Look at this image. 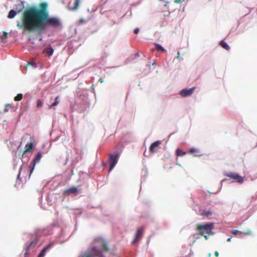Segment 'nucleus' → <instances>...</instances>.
I'll return each mask as SVG.
<instances>
[{
    "mask_svg": "<svg viewBox=\"0 0 257 257\" xmlns=\"http://www.w3.org/2000/svg\"><path fill=\"white\" fill-rule=\"evenodd\" d=\"M85 22H86V21L85 20L83 19H80L78 21V24H80V25L82 24H83V23H85Z\"/></svg>",
    "mask_w": 257,
    "mask_h": 257,
    "instance_id": "nucleus-29",
    "label": "nucleus"
},
{
    "mask_svg": "<svg viewBox=\"0 0 257 257\" xmlns=\"http://www.w3.org/2000/svg\"><path fill=\"white\" fill-rule=\"evenodd\" d=\"M139 32V28H136L134 30V33L136 34H137Z\"/></svg>",
    "mask_w": 257,
    "mask_h": 257,
    "instance_id": "nucleus-32",
    "label": "nucleus"
},
{
    "mask_svg": "<svg viewBox=\"0 0 257 257\" xmlns=\"http://www.w3.org/2000/svg\"><path fill=\"white\" fill-rule=\"evenodd\" d=\"M231 233L234 235H236L238 233L243 234L244 235H250L252 234V231L250 230H248L245 232H241L238 230H234L232 231Z\"/></svg>",
    "mask_w": 257,
    "mask_h": 257,
    "instance_id": "nucleus-15",
    "label": "nucleus"
},
{
    "mask_svg": "<svg viewBox=\"0 0 257 257\" xmlns=\"http://www.w3.org/2000/svg\"><path fill=\"white\" fill-rule=\"evenodd\" d=\"M195 89V87H193L189 89H183L180 91L179 94L182 97H187V96H190L193 93Z\"/></svg>",
    "mask_w": 257,
    "mask_h": 257,
    "instance_id": "nucleus-8",
    "label": "nucleus"
},
{
    "mask_svg": "<svg viewBox=\"0 0 257 257\" xmlns=\"http://www.w3.org/2000/svg\"><path fill=\"white\" fill-rule=\"evenodd\" d=\"M210 255H211V253H209V254H208V256H209V257H210Z\"/></svg>",
    "mask_w": 257,
    "mask_h": 257,
    "instance_id": "nucleus-39",
    "label": "nucleus"
},
{
    "mask_svg": "<svg viewBox=\"0 0 257 257\" xmlns=\"http://www.w3.org/2000/svg\"><path fill=\"white\" fill-rule=\"evenodd\" d=\"M161 144V141H157L152 143L149 148L150 152L154 153L158 150L159 146Z\"/></svg>",
    "mask_w": 257,
    "mask_h": 257,
    "instance_id": "nucleus-10",
    "label": "nucleus"
},
{
    "mask_svg": "<svg viewBox=\"0 0 257 257\" xmlns=\"http://www.w3.org/2000/svg\"><path fill=\"white\" fill-rule=\"evenodd\" d=\"M220 45L224 49L226 50H229L230 49V47L227 44L226 42H225L224 41H222L220 43Z\"/></svg>",
    "mask_w": 257,
    "mask_h": 257,
    "instance_id": "nucleus-20",
    "label": "nucleus"
},
{
    "mask_svg": "<svg viewBox=\"0 0 257 257\" xmlns=\"http://www.w3.org/2000/svg\"><path fill=\"white\" fill-rule=\"evenodd\" d=\"M42 153L41 152H38L35 158L34 159L32 163L30 165V168H31L30 175H31L33 170H34L36 164L39 162L42 158Z\"/></svg>",
    "mask_w": 257,
    "mask_h": 257,
    "instance_id": "nucleus-7",
    "label": "nucleus"
},
{
    "mask_svg": "<svg viewBox=\"0 0 257 257\" xmlns=\"http://www.w3.org/2000/svg\"><path fill=\"white\" fill-rule=\"evenodd\" d=\"M178 56L176 57V59L179 60H181L182 59L180 57V53L179 51H178Z\"/></svg>",
    "mask_w": 257,
    "mask_h": 257,
    "instance_id": "nucleus-30",
    "label": "nucleus"
},
{
    "mask_svg": "<svg viewBox=\"0 0 257 257\" xmlns=\"http://www.w3.org/2000/svg\"><path fill=\"white\" fill-rule=\"evenodd\" d=\"M186 153L185 152L183 151L181 149H177L176 151V154L177 156H183L186 155Z\"/></svg>",
    "mask_w": 257,
    "mask_h": 257,
    "instance_id": "nucleus-21",
    "label": "nucleus"
},
{
    "mask_svg": "<svg viewBox=\"0 0 257 257\" xmlns=\"http://www.w3.org/2000/svg\"><path fill=\"white\" fill-rule=\"evenodd\" d=\"M144 231V227H141L139 228L136 234L135 238L133 240L132 243H136L142 237Z\"/></svg>",
    "mask_w": 257,
    "mask_h": 257,
    "instance_id": "nucleus-9",
    "label": "nucleus"
},
{
    "mask_svg": "<svg viewBox=\"0 0 257 257\" xmlns=\"http://www.w3.org/2000/svg\"><path fill=\"white\" fill-rule=\"evenodd\" d=\"M43 106V102L40 99H38L37 101V106L38 107L41 108Z\"/></svg>",
    "mask_w": 257,
    "mask_h": 257,
    "instance_id": "nucleus-27",
    "label": "nucleus"
},
{
    "mask_svg": "<svg viewBox=\"0 0 257 257\" xmlns=\"http://www.w3.org/2000/svg\"><path fill=\"white\" fill-rule=\"evenodd\" d=\"M213 229V224L212 223H207L205 224L197 225V229L201 235L203 236L206 240H207L208 235L211 234L212 230Z\"/></svg>",
    "mask_w": 257,
    "mask_h": 257,
    "instance_id": "nucleus-3",
    "label": "nucleus"
},
{
    "mask_svg": "<svg viewBox=\"0 0 257 257\" xmlns=\"http://www.w3.org/2000/svg\"><path fill=\"white\" fill-rule=\"evenodd\" d=\"M39 240V237L37 234H33L30 240L27 242L25 245V257H28L30 255V250L34 248L37 244Z\"/></svg>",
    "mask_w": 257,
    "mask_h": 257,
    "instance_id": "nucleus-4",
    "label": "nucleus"
},
{
    "mask_svg": "<svg viewBox=\"0 0 257 257\" xmlns=\"http://www.w3.org/2000/svg\"><path fill=\"white\" fill-rule=\"evenodd\" d=\"M34 148V140L30 143H27L25 147V150L23 152V154H25L28 152H30Z\"/></svg>",
    "mask_w": 257,
    "mask_h": 257,
    "instance_id": "nucleus-13",
    "label": "nucleus"
},
{
    "mask_svg": "<svg viewBox=\"0 0 257 257\" xmlns=\"http://www.w3.org/2000/svg\"><path fill=\"white\" fill-rule=\"evenodd\" d=\"M214 255L216 257H218L219 256V253L217 251H215Z\"/></svg>",
    "mask_w": 257,
    "mask_h": 257,
    "instance_id": "nucleus-33",
    "label": "nucleus"
},
{
    "mask_svg": "<svg viewBox=\"0 0 257 257\" xmlns=\"http://www.w3.org/2000/svg\"><path fill=\"white\" fill-rule=\"evenodd\" d=\"M23 98V94L21 93L17 94V95L14 98L15 101H20Z\"/></svg>",
    "mask_w": 257,
    "mask_h": 257,
    "instance_id": "nucleus-24",
    "label": "nucleus"
},
{
    "mask_svg": "<svg viewBox=\"0 0 257 257\" xmlns=\"http://www.w3.org/2000/svg\"><path fill=\"white\" fill-rule=\"evenodd\" d=\"M184 1H185V0H175L174 2L175 3L178 4V3H182V2H184Z\"/></svg>",
    "mask_w": 257,
    "mask_h": 257,
    "instance_id": "nucleus-31",
    "label": "nucleus"
},
{
    "mask_svg": "<svg viewBox=\"0 0 257 257\" xmlns=\"http://www.w3.org/2000/svg\"><path fill=\"white\" fill-rule=\"evenodd\" d=\"M110 247L108 241L102 237H96L91 243L90 251L98 257H104L103 252H109Z\"/></svg>",
    "mask_w": 257,
    "mask_h": 257,
    "instance_id": "nucleus-2",
    "label": "nucleus"
},
{
    "mask_svg": "<svg viewBox=\"0 0 257 257\" xmlns=\"http://www.w3.org/2000/svg\"><path fill=\"white\" fill-rule=\"evenodd\" d=\"M17 26L25 31L40 32L47 27L61 28L62 22L58 17H50L48 4L43 2L39 4L38 8L26 9L23 13L22 23H18Z\"/></svg>",
    "mask_w": 257,
    "mask_h": 257,
    "instance_id": "nucleus-1",
    "label": "nucleus"
},
{
    "mask_svg": "<svg viewBox=\"0 0 257 257\" xmlns=\"http://www.w3.org/2000/svg\"><path fill=\"white\" fill-rule=\"evenodd\" d=\"M78 193V189L75 187H72L68 189L65 190L63 194L64 195H70L71 194H77Z\"/></svg>",
    "mask_w": 257,
    "mask_h": 257,
    "instance_id": "nucleus-11",
    "label": "nucleus"
},
{
    "mask_svg": "<svg viewBox=\"0 0 257 257\" xmlns=\"http://www.w3.org/2000/svg\"><path fill=\"white\" fill-rule=\"evenodd\" d=\"M95 256H96L95 255V253H93V252H92L91 251H90V252L87 251L86 252L83 253L81 254V255L79 256V257H95Z\"/></svg>",
    "mask_w": 257,
    "mask_h": 257,
    "instance_id": "nucleus-16",
    "label": "nucleus"
},
{
    "mask_svg": "<svg viewBox=\"0 0 257 257\" xmlns=\"http://www.w3.org/2000/svg\"><path fill=\"white\" fill-rule=\"evenodd\" d=\"M225 175L230 178L233 179V181L242 183L244 181V178L239 176L238 174L234 172H227L225 173Z\"/></svg>",
    "mask_w": 257,
    "mask_h": 257,
    "instance_id": "nucleus-6",
    "label": "nucleus"
},
{
    "mask_svg": "<svg viewBox=\"0 0 257 257\" xmlns=\"http://www.w3.org/2000/svg\"><path fill=\"white\" fill-rule=\"evenodd\" d=\"M79 4H80V0H74L73 6L71 8V10L74 11V10H77L79 7Z\"/></svg>",
    "mask_w": 257,
    "mask_h": 257,
    "instance_id": "nucleus-18",
    "label": "nucleus"
},
{
    "mask_svg": "<svg viewBox=\"0 0 257 257\" xmlns=\"http://www.w3.org/2000/svg\"><path fill=\"white\" fill-rule=\"evenodd\" d=\"M119 154L117 152L109 155L108 161L110 162L109 172H110L117 163Z\"/></svg>",
    "mask_w": 257,
    "mask_h": 257,
    "instance_id": "nucleus-5",
    "label": "nucleus"
},
{
    "mask_svg": "<svg viewBox=\"0 0 257 257\" xmlns=\"http://www.w3.org/2000/svg\"><path fill=\"white\" fill-rule=\"evenodd\" d=\"M202 215L205 216H208L212 214V212L210 210L208 211H203L201 213Z\"/></svg>",
    "mask_w": 257,
    "mask_h": 257,
    "instance_id": "nucleus-25",
    "label": "nucleus"
},
{
    "mask_svg": "<svg viewBox=\"0 0 257 257\" xmlns=\"http://www.w3.org/2000/svg\"><path fill=\"white\" fill-rule=\"evenodd\" d=\"M231 238H232L231 237H229V238L227 239V241H228V242H230V241H231Z\"/></svg>",
    "mask_w": 257,
    "mask_h": 257,
    "instance_id": "nucleus-35",
    "label": "nucleus"
},
{
    "mask_svg": "<svg viewBox=\"0 0 257 257\" xmlns=\"http://www.w3.org/2000/svg\"><path fill=\"white\" fill-rule=\"evenodd\" d=\"M98 81H99V82H100V83H101L103 82V79H102V78H99V80H98Z\"/></svg>",
    "mask_w": 257,
    "mask_h": 257,
    "instance_id": "nucleus-34",
    "label": "nucleus"
},
{
    "mask_svg": "<svg viewBox=\"0 0 257 257\" xmlns=\"http://www.w3.org/2000/svg\"><path fill=\"white\" fill-rule=\"evenodd\" d=\"M54 243L53 242H51L48 245H47L40 252L38 257H44L45 255V253L46 251L50 248L53 245Z\"/></svg>",
    "mask_w": 257,
    "mask_h": 257,
    "instance_id": "nucleus-14",
    "label": "nucleus"
},
{
    "mask_svg": "<svg viewBox=\"0 0 257 257\" xmlns=\"http://www.w3.org/2000/svg\"><path fill=\"white\" fill-rule=\"evenodd\" d=\"M188 152L191 154H195L194 155V157H199L203 155L200 150L195 148H191Z\"/></svg>",
    "mask_w": 257,
    "mask_h": 257,
    "instance_id": "nucleus-12",
    "label": "nucleus"
},
{
    "mask_svg": "<svg viewBox=\"0 0 257 257\" xmlns=\"http://www.w3.org/2000/svg\"><path fill=\"white\" fill-rule=\"evenodd\" d=\"M17 13L16 11L14 10H12L10 11L9 15H8V18L9 19H12L14 18L15 16L16 15Z\"/></svg>",
    "mask_w": 257,
    "mask_h": 257,
    "instance_id": "nucleus-22",
    "label": "nucleus"
},
{
    "mask_svg": "<svg viewBox=\"0 0 257 257\" xmlns=\"http://www.w3.org/2000/svg\"><path fill=\"white\" fill-rule=\"evenodd\" d=\"M156 48L158 51H161L162 52H165L166 50L163 48L159 44H155Z\"/></svg>",
    "mask_w": 257,
    "mask_h": 257,
    "instance_id": "nucleus-23",
    "label": "nucleus"
},
{
    "mask_svg": "<svg viewBox=\"0 0 257 257\" xmlns=\"http://www.w3.org/2000/svg\"><path fill=\"white\" fill-rule=\"evenodd\" d=\"M11 105L9 104H7L5 105V112H8L9 110V108L11 107Z\"/></svg>",
    "mask_w": 257,
    "mask_h": 257,
    "instance_id": "nucleus-28",
    "label": "nucleus"
},
{
    "mask_svg": "<svg viewBox=\"0 0 257 257\" xmlns=\"http://www.w3.org/2000/svg\"><path fill=\"white\" fill-rule=\"evenodd\" d=\"M8 33L4 31L3 32V35L1 36V39L2 41H4V40L8 38Z\"/></svg>",
    "mask_w": 257,
    "mask_h": 257,
    "instance_id": "nucleus-26",
    "label": "nucleus"
},
{
    "mask_svg": "<svg viewBox=\"0 0 257 257\" xmlns=\"http://www.w3.org/2000/svg\"><path fill=\"white\" fill-rule=\"evenodd\" d=\"M60 102V97L59 96H57L55 98V101L53 103H52L49 106V108L51 109L52 108H54V107L56 106Z\"/></svg>",
    "mask_w": 257,
    "mask_h": 257,
    "instance_id": "nucleus-17",
    "label": "nucleus"
},
{
    "mask_svg": "<svg viewBox=\"0 0 257 257\" xmlns=\"http://www.w3.org/2000/svg\"><path fill=\"white\" fill-rule=\"evenodd\" d=\"M135 56L136 57H139V54L138 53H137L136 54H135Z\"/></svg>",
    "mask_w": 257,
    "mask_h": 257,
    "instance_id": "nucleus-37",
    "label": "nucleus"
},
{
    "mask_svg": "<svg viewBox=\"0 0 257 257\" xmlns=\"http://www.w3.org/2000/svg\"><path fill=\"white\" fill-rule=\"evenodd\" d=\"M44 53H46L48 56H50L53 55L54 50L52 48H48L44 50Z\"/></svg>",
    "mask_w": 257,
    "mask_h": 257,
    "instance_id": "nucleus-19",
    "label": "nucleus"
},
{
    "mask_svg": "<svg viewBox=\"0 0 257 257\" xmlns=\"http://www.w3.org/2000/svg\"><path fill=\"white\" fill-rule=\"evenodd\" d=\"M152 65H156V63L155 62H154V63H152Z\"/></svg>",
    "mask_w": 257,
    "mask_h": 257,
    "instance_id": "nucleus-38",
    "label": "nucleus"
},
{
    "mask_svg": "<svg viewBox=\"0 0 257 257\" xmlns=\"http://www.w3.org/2000/svg\"><path fill=\"white\" fill-rule=\"evenodd\" d=\"M20 172H19L18 175V177H17V179H20Z\"/></svg>",
    "mask_w": 257,
    "mask_h": 257,
    "instance_id": "nucleus-36",
    "label": "nucleus"
}]
</instances>
